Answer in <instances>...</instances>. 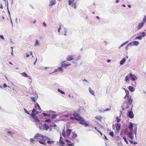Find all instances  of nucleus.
I'll list each match as a JSON object with an SVG mask.
<instances>
[{"mask_svg":"<svg viewBox=\"0 0 146 146\" xmlns=\"http://www.w3.org/2000/svg\"><path fill=\"white\" fill-rule=\"evenodd\" d=\"M72 115L74 117H71L70 118L72 120L75 119L77 121H79V123L82 125H83L85 122L84 120L81 117L79 114L76 112H74L72 114Z\"/></svg>","mask_w":146,"mask_h":146,"instance_id":"obj_1","label":"nucleus"},{"mask_svg":"<svg viewBox=\"0 0 146 146\" xmlns=\"http://www.w3.org/2000/svg\"><path fill=\"white\" fill-rule=\"evenodd\" d=\"M35 139H37V141H38L40 144L46 145V143L44 141V136L40 133H38L34 136Z\"/></svg>","mask_w":146,"mask_h":146,"instance_id":"obj_2","label":"nucleus"},{"mask_svg":"<svg viewBox=\"0 0 146 146\" xmlns=\"http://www.w3.org/2000/svg\"><path fill=\"white\" fill-rule=\"evenodd\" d=\"M134 126L135 127L134 128V130H135V132L134 133L135 134V135L136 137V133H137V125L135 123H134L133 124L131 122L129 123V126H128L129 128L130 129V131L132 132V131L133 130V126Z\"/></svg>","mask_w":146,"mask_h":146,"instance_id":"obj_3","label":"nucleus"},{"mask_svg":"<svg viewBox=\"0 0 146 146\" xmlns=\"http://www.w3.org/2000/svg\"><path fill=\"white\" fill-rule=\"evenodd\" d=\"M36 115H35L34 114H31V118L33 119L35 122L36 123H39L40 122V121L37 117H36Z\"/></svg>","mask_w":146,"mask_h":146,"instance_id":"obj_4","label":"nucleus"},{"mask_svg":"<svg viewBox=\"0 0 146 146\" xmlns=\"http://www.w3.org/2000/svg\"><path fill=\"white\" fill-rule=\"evenodd\" d=\"M127 115L131 119H133L134 117L133 113V111H129V110H128Z\"/></svg>","mask_w":146,"mask_h":146,"instance_id":"obj_5","label":"nucleus"},{"mask_svg":"<svg viewBox=\"0 0 146 146\" xmlns=\"http://www.w3.org/2000/svg\"><path fill=\"white\" fill-rule=\"evenodd\" d=\"M145 23L143 21L142 22L139 23L137 28V30H139L141 29L144 26Z\"/></svg>","mask_w":146,"mask_h":146,"instance_id":"obj_6","label":"nucleus"},{"mask_svg":"<svg viewBox=\"0 0 146 146\" xmlns=\"http://www.w3.org/2000/svg\"><path fill=\"white\" fill-rule=\"evenodd\" d=\"M115 125H116L115 133H119V130L120 128V125L119 123H117Z\"/></svg>","mask_w":146,"mask_h":146,"instance_id":"obj_7","label":"nucleus"},{"mask_svg":"<svg viewBox=\"0 0 146 146\" xmlns=\"http://www.w3.org/2000/svg\"><path fill=\"white\" fill-rule=\"evenodd\" d=\"M42 126H43L42 129L45 130H47L49 127L48 124L47 123L43 124Z\"/></svg>","mask_w":146,"mask_h":146,"instance_id":"obj_8","label":"nucleus"},{"mask_svg":"<svg viewBox=\"0 0 146 146\" xmlns=\"http://www.w3.org/2000/svg\"><path fill=\"white\" fill-rule=\"evenodd\" d=\"M56 3V1L55 0H50L49 6L50 7H51L53 5H55Z\"/></svg>","mask_w":146,"mask_h":146,"instance_id":"obj_9","label":"nucleus"},{"mask_svg":"<svg viewBox=\"0 0 146 146\" xmlns=\"http://www.w3.org/2000/svg\"><path fill=\"white\" fill-rule=\"evenodd\" d=\"M130 76L131 77L132 80L133 81H135L137 79V78L134 75L130 73Z\"/></svg>","mask_w":146,"mask_h":146,"instance_id":"obj_10","label":"nucleus"},{"mask_svg":"<svg viewBox=\"0 0 146 146\" xmlns=\"http://www.w3.org/2000/svg\"><path fill=\"white\" fill-rule=\"evenodd\" d=\"M128 135L129 137L131 139H133V134L132 133V131L131 132V131L130 132H129L128 133Z\"/></svg>","mask_w":146,"mask_h":146,"instance_id":"obj_11","label":"nucleus"},{"mask_svg":"<svg viewBox=\"0 0 146 146\" xmlns=\"http://www.w3.org/2000/svg\"><path fill=\"white\" fill-rule=\"evenodd\" d=\"M74 59L73 56L72 55H69L67 56V60L71 61Z\"/></svg>","mask_w":146,"mask_h":146,"instance_id":"obj_12","label":"nucleus"},{"mask_svg":"<svg viewBox=\"0 0 146 146\" xmlns=\"http://www.w3.org/2000/svg\"><path fill=\"white\" fill-rule=\"evenodd\" d=\"M64 62L65 61H64L61 63V67H64V66H67L71 65V64H65V63H64Z\"/></svg>","mask_w":146,"mask_h":146,"instance_id":"obj_13","label":"nucleus"},{"mask_svg":"<svg viewBox=\"0 0 146 146\" xmlns=\"http://www.w3.org/2000/svg\"><path fill=\"white\" fill-rule=\"evenodd\" d=\"M72 130V129H67L66 130V133L67 135L68 136H69Z\"/></svg>","mask_w":146,"mask_h":146,"instance_id":"obj_14","label":"nucleus"},{"mask_svg":"<svg viewBox=\"0 0 146 146\" xmlns=\"http://www.w3.org/2000/svg\"><path fill=\"white\" fill-rule=\"evenodd\" d=\"M126 61L125 58H123L120 62L119 64L120 65H122Z\"/></svg>","mask_w":146,"mask_h":146,"instance_id":"obj_15","label":"nucleus"},{"mask_svg":"<svg viewBox=\"0 0 146 146\" xmlns=\"http://www.w3.org/2000/svg\"><path fill=\"white\" fill-rule=\"evenodd\" d=\"M128 89L130 91L132 92H134L135 90V88L131 86H130L128 87Z\"/></svg>","mask_w":146,"mask_h":146,"instance_id":"obj_16","label":"nucleus"},{"mask_svg":"<svg viewBox=\"0 0 146 146\" xmlns=\"http://www.w3.org/2000/svg\"><path fill=\"white\" fill-rule=\"evenodd\" d=\"M132 43H133V45L137 46L139 44V43L137 41H133Z\"/></svg>","mask_w":146,"mask_h":146,"instance_id":"obj_17","label":"nucleus"},{"mask_svg":"<svg viewBox=\"0 0 146 146\" xmlns=\"http://www.w3.org/2000/svg\"><path fill=\"white\" fill-rule=\"evenodd\" d=\"M89 92L93 95H94V92L93 91H92L91 88L90 87L89 88Z\"/></svg>","mask_w":146,"mask_h":146,"instance_id":"obj_18","label":"nucleus"},{"mask_svg":"<svg viewBox=\"0 0 146 146\" xmlns=\"http://www.w3.org/2000/svg\"><path fill=\"white\" fill-rule=\"evenodd\" d=\"M63 138L62 136H60L59 140V143L62 144H64V142L62 140Z\"/></svg>","mask_w":146,"mask_h":146,"instance_id":"obj_19","label":"nucleus"},{"mask_svg":"<svg viewBox=\"0 0 146 146\" xmlns=\"http://www.w3.org/2000/svg\"><path fill=\"white\" fill-rule=\"evenodd\" d=\"M72 134H73V136L72 137V139L76 138L77 136V134L76 133H75L74 132H73Z\"/></svg>","mask_w":146,"mask_h":146,"instance_id":"obj_20","label":"nucleus"},{"mask_svg":"<svg viewBox=\"0 0 146 146\" xmlns=\"http://www.w3.org/2000/svg\"><path fill=\"white\" fill-rule=\"evenodd\" d=\"M129 42L128 41H127L126 42H124V43L121 44L118 47V48L119 49L120 48L123 46L125 45L126 44L128 43Z\"/></svg>","mask_w":146,"mask_h":146,"instance_id":"obj_21","label":"nucleus"},{"mask_svg":"<svg viewBox=\"0 0 146 146\" xmlns=\"http://www.w3.org/2000/svg\"><path fill=\"white\" fill-rule=\"evenodd\" d=\"M133 100V99H132L131 98V96L130 97H129L127 99V101L128 102H132Z\"/></svg>","mask_w":146,"mask_h":146,"instance_id":"obj_22","label":"nucleus"},{"mask_svg":"<svg viewBox=\"0 0 146 146\" xmlns=\"http://www.w3.org/2000/svg\"><path fill=\"white\" fill-rule=\"evenodd\" d=\"M142 38V36H137L134 38V39L135 40L137 39H139V40H141Z\"/></svg>","mask_w":146,"mask_h":146,"instance_id":"obj_23","label":"nucleus"},{"mask_svg":"<svg viewBox=\"0 0 146 146\" xmlns=\"http://www.w3.org/2000/svg\"><path fill=\"white\" fill-rule=\"evenodd\" d=\"M76 2H74L72 5V7H74V8L75 9H76Z\"/></svg>","mask_w":146,"mask_h":146,"instance_id":"obj_24","label":"nucleus"},{"mask_svg":"<svg viewBox=\"0 0 146 146\" xmlns=\"http://www.w3.org/2000/svg\"><path fill=\"white\" fill-rule=\"evenodd\" d=\"M21 74L24 77H28V75L25 72H23Z\"/></svg>","mask_w":146,"mask_h":146,"instance_id":"obj_25","label":"nucleus"},{"mask_svg":"<svg viewBox=\"0 0 146 146\" xmlns=\"http://www.w3.org/2000/svg\"><path fill=\"white\" fill-rule=\"evenodd\" d=\"M74 0H69L68 1V5H70L72 3H74Z\"/></svg>","mask_w":146,"mask_h":146,"instance_id":"obj_26","label":"nucleus"},{"mask_svg":"<svg viewBox=\"0 0 146 146\" xmlns=\"http://www.w3.org/2000/svg\"><path fill=\"white\" fill-rule=\"evenodd\" d=\"M58 92L60 93L61 94H65V93L64 92L61 90L59 89H58Z\"/></svg>","mask_w":146,"mask_h":146,"instance_id":"obj_27","label":"nucleus"},{"mask_svg":"<svg viewBox=\"0 0 146 146\" xmlns=\"http://www.w3.org/2000/svg\"><path fill=\"white\" fill-rule=\"evenodd\" d=\"M36 109L34 108L32 110V113L31 114H34L35 115H36V114L35 113L36 112Z\"/></svg>","mask_w":146,"mask_h":146,"instance_id":"obj_28","label":"nucleus"},{"mask_svg":"<svg viewBox=\"0 0 146 146\" xmlns=\"http://www.w3.org/2000/svg\"><path fill=\"white\" fill-rule=\"evenodd\" d=\"M42 115L44 116H50V114H49L46 113H43Z\"/></svg>","mask_w":146,"mask_h":146,"instance_id":"obj_29","label":"nucleus"},{"mask_svg":"<svg viewBox=\"0 0 146 146\" xmlns=\"http://www.w3.org/2000/svg\"><path fill=\"white\" fill-rule=\"evenodd\" d=\"M54 143V141H50V140H48L47 141V143L49 144H52L53 143Z\"/></svg>","mask_w":146,"mask_h":146,"instance_id":"obj_30","label":"nucleus"},{"mask_svg":"<svg viewBox=\"0 0 146 146\" xmlns=\"http://www.w3.org/2000/svg\"><path fill=\"white\" fill-rule=\"evenodd\" d=\"M109 135L112 137H113L114 136V133L113 131H111L109 133Z\"/></svg>","mask_w":146,"mask_h":146,"instance_id":"obj_31","label":"nucleus"},{"mask_svg":"<svg viewBox=\"0 0 146 146\" xmlns=\"http://www.w3.org/2000/svg\"><path fill=\"white\" fill-rule=\"evenodd\" d=\"M141 36L142 37H144L145 36V35H146V33L144 32H142L141 33Z\"/></svg>","mask_w":146,"mask_h":146,"instance_id":"obj_32","label":"nucleus"},{"mask_svg":"<svg viewBox=\"0 0 146 146\" xmlns=\"http://www.w3.org/2000/svg\"><path fill=\"white\" fill-rule=\"evenodd\" d=\"M125 81L127 82H128L129 81V78L127 76H126L125 78Z\"/></svg>","mask_w":146,"mask_h":146,"instance_id":"obj_33","label":"nucleus"},{"mask_svg":"<svg viewBox=\"0 0 146 146\" xmlns=\"http://www.w3.org/2000/svg\"><path fill=\"white\" fill-rule=\"evenodd\" d=\"M62 136L64 137H66V134H65V131H64V129H63L62 130Z\"/></svg>","mask_w":146,"mask_h":146,"instance_id":"obj_34","label":"nucleus"},{"mask_svg":"<svg viewBox=\"0 0 146 146\" xmlns=\"http://www.w3.org/2000/svg\"><path fill=\"white\" fill-rule=\"evenodd\" d=\"M125 92L126 93L125 95H126V96H128L129 94V92L127 90H125Z\"/></svg>","mask_w":146,"mask_h":146,"instance_id":"obj_35","label":"nucleus"},{"mask_svg":"<svg viewBox=\"0 0 146 146\" xmlns=\"http://www.w3.org/2000/svg\"><path fill=\"white\" fill-rule=\"evenodd\" d=\"M143 21L144 23L146 22V15L143 18Z\"/></svg>","mask_w":146,"mask_h":146,"instance_id":"obj_36","label":"nucleus"},{"mask_svg":"<svg viewBox=\"0 0 146 146\" xmlns=\"http://www.w3.org/2000/svg\"><path fill=\"white\" fill-rule=\"evenodd\" d=\"M73 143H72L71 142V143H68L67 144V145L68 146H74V145L73 144Z\"/></svg>","mask_w":146,"mask_h":146,"instance_id":"obj_37","label":"nucleus"},{"mask_svg":"<svg viewBox=\"0 0 146 146\" xmlns=\"http://www.w3.org/2000/svg\"><path fill=\"white\" fill-rule=\"evenodd\" d=\"M58 69L59 71L62 72L63 71V69L62 68V67H58Z\"/></svg>","mask_w":146,"mask_h":146,"instance_id":"obj_38","label":"nucleus"},{"mask_svg":"<svg viewBox=\"0 0 146 146\" xmlns=\"http://www.w3.org/2000/svg\"><path fill=\"white\" fill-rule=\"evenodd\" d=\"M44 141H45V142L46 140V139H48V140H50V138H48L46 136H44Z\"/></svg>","mask_w":146,"mask_h":146,"instance_id":"obj_39","label":"nucleus"},{"mask_svg":"<svg viewBox=\"0 0 146 146\" xmlns=\"http://www.w3.org/2000/svg\"><path fill=\"white\" fill-rule=\"evenodd\" d=\"M57 115L56 114H54L51 117V118L52 119H54L56 118Z\"/></svg>","mask_w":146,"mask_h":146,"instance_id":"obj_40","label":"nucleus"},{"mask_svg":"<svg viewBox=\"0 0 146 146\" xmlns=\"http://www.w3.org/2000/svg\"><path fill=\"white\" fill-rule=\"evenodd\" d=\"M123 139L125 141L127 144L128 143V142L127 141L126 138L125 137H123Z\"/></svg>","mask_w":146,"mask_h":146,"instance_id":"obj_41","label":"nucleus"},{"mask_svg":"<svg viewBox=\"0 0 146 146\" xmlns=\"http://www.w3.org/2000/svg\"><path fill=\"white\" fill-rule=\"evenodd\" d=\"M24 110L25 112V113H27L28 114L31 115V114L29 113V112H28V111L25 108H24Z\"/></svg>","mask_w":146,"mask_h":146,"instance_id":"obj_42","label":"nucleus"},{"mask_svg":"<svg viewBox=\"0 0 146 146\" xmlns=\"http://www.w3.org/2000/svg\"><path fill=\"white\" fill-rule=\"evenodd\" d=\"M101 117H100L99 116H97L96 117H95V118L99 119L100 120V119H101Z\"/></svg>","mask_w":146,"mask_h":146,"instance_id":"obj_43","label":"nucleus"},{"mask_svg":"<svg viewBox=\"0 0 146 146\" xmlns=\"http://www.w3.org/2000/svg\"><path fill=\"white\" fill-rule=\"evenodd\" d=\"M39 44V43L38 41V40H36L35 41V46H36L37 45H38Z\"/></svg>","mask_w":146,"mask_h":146,"instance_id":"obj_44","label":"nucleus"},{"mask_svg":"<svg viewBox=\"0 0 146 146\" xmlns=\"http://www.w3.org/2000/svg\"><path fill=\"white\" fill-rule=\"evenodd\" d=\"M45 122L50 123L51 122V120L50 119H46L45 120Z\"/></svg>","mask_w":146,"mask_h":146,"instance_id":"obj_45","label":"nucleus"},{"mask_svg":"<svg viewBox=\"0 0 146 146\" xmlns=\"http://www.w3.org/2000/svg\"><path fill=\"white\" fill-rule=\"evenodd\" d=\"M116 119H117V123H119V122L120 121V119L119 118H118L117 117H116Z\"/></svg>","mask_w":146,"mask_h":146,"instance_id":"obj_46","label":"nucleus"},{"mask_svg":"<svg viewBox=\"0 0 146 146\" xmlns=\"http://www.w3.org/2000/svg\"><path fill=\"white\" fill-rule=\"evenodd\" d=\"M31 99L33 102H36V100L34 97H31Z\"/></svg>","mask_w":146,"mask_h":146,"instance_id":"obj_47","label":"nucleus"},{"mask_svg":"<svg viewBox=\"0 0 146 146\" xmlns=\"http://www.w3.org/2000/svg\"><path fill=\"white\" fill-rule=\"evenodd\" d=\"M7 133L9 134H10L11 135H12L14 133V132H12L10 131H7Z\"/></svg>","mask_w":146,"mask_h":146,"instance_id":"obj_48","label":"nucleus"},{"mask_svg":"<svg viewBox=\"0 0 146 146\" xmlns=\"http://www.w3.org/2000/svg\"><path fill=\"white\" fill-rule=\"evenodd\" d=\"M110 109H111V108H107V109H105V110H104V111H110Z\"/></svg>","mask_w":146,"mask_h":146,"instance_id":"obj_49","label":"nucleus"},{"mask_svg":"<svg viewBox=\"0 0 146 146\" xmlns=\"http://www.w3.org/2000/svg\"><path fill=\"white\" fill-rule=\"evenodd\" d=\"M7 10H8V11L9 14V16H10V12L9 11V8H8V2H7Z\"/></svg>","mask_w":146,"mask_h":146,"instance_id":"obj_50","label":"nucleus"},{"mask_svg":"<svg viewBox=\"0 0 146 146\" xmlns=\"http://www.w3.org/2000/svg\"><path fill=\"white\" fill-rule=\"evenodd\" d=\"M30 141L31 142L33 143L34 142V141H35V140L33 139H30Z\"/></svg>","mask_w":146,"mask_h":146,"instance_id":"obj_51","label":"nucleus"},{"mask_svg":"<svg viewBox=\"0 0 146 146\" xmlns=\"http://www.w3.org/2000/svg\"><path fill=\"white\" fill-rule=\"evenodd\" d=\"M0 38L2 39H4V38L3 35H0Z\"/></svg>","mask_w":146,"mask_h":146,"instance_id":"obj_52","label":"nucleus"},{"mask_svg":"<svg viewBox=\"0 0 146 146\" xmlns=\"http://www.w3.org/2000/svg\"><path fill=\"white\" fill-rule=\"evenodd\" d=\"M84 125V126L85 127H87L88 126V124L85 122V123L84 124V125Z\"/></svg>","mask_w":146,"mask_h":146,"instance_id":"obj_53","label":"nucleus"},{"mask_svg":"<svg viewBox=\"0 0 146 146\" xmlns=\"http://www.w3.org/2000/svg\"><path fill=\"white\" fill-rule=\"evenodd\" d=\"M65 141L66 143H71V142H70V141H69L68 140V139H65Z\"/></svg>","mask_w":146,"mask_h":146,"instance_id":"obj_54","label":"nucleus"},{"mask_svg":"<svg viewBox=\"0 0 146 146\" xmlns=\"http://www.w3.org/2000/svg\"><path fill=\"white\" fill-rule=\"evenodd\" d=\"M66 34H67V31L66 30H64V35H65V36H66Z\"/></svg>","mask_w":146,"mask_h":146,"instance_id":"obj_55","label":"nucleus"},{"mask_svg":"<svg viewBox=\"0 0 146 146\" xmlns=\"http://www.w3.org/2000/svg\"><path fill=\"white\" fill-rule=\"evenodd\" d=\"M128 46V45H127L126 47H125V50H126L127 51L128 49V46Z\"/></svg>","mask_w":146,"mask_h":146,"instance_id":"obj_56","label":"nucleus"},{"mask_svg":"<svg viewBox=\"0 0 146 146\" xmlns=\"http://www.w3.org/2000/svg\"><path fill=\"white\" fill-rule=\"evenodd\" d=\"M132 42H130L129 44H128V46H129L130 45H133V43H132Z\"/></svg>","mask_w":146,"mask_h":146,"instance_id":"obj_57","label":"nucleus"},{"mask_svg":"<svg viewBox=\"0 0 146 146\" xmlns=\"http://www.w3.org/2000/svg\"><path fill=\"white\" fill-rule=\"evenodd\" d=\"M61 27L60 26L59 28L58 29V32L59 33H60V31L61 30Z\"/></svg>","mask_w":146,"mask_h":146,"instance_id":"obj_58","label":"nucleus"},{"mask_svg":"<svg viewBox=\"0 0 146 146\" xmlns=\"http://www.w3.org/2000/svg\"><path fill=\"white\" fill-rule=\"evenodd\" d=\"M7 87V84H3V87L4 88H5V87Z\"/></svg>","mask_w":146,"mask_h":146,"instance_id":"obj_59","label":"nucleus"},{"mask_svg":"<svg viewBox=\"0 0 146 146\" xmlns=\"http://www.w3.org/2000/svg\"><path fill=\"white\" fill-rule=\"evenodd\" d=\"M133 107V105H132V106H131V108L130 110H129V111H132Z\"/></svg>","mask_w":146,"mask_h":146,"instance_id":"obj_60","label":"nucleus"},{"mask_svg":"<svg viewBox=\"0 0 146 146\" xmlns=\"http://www.w3.org/2000/svg\"><path fill=\"white\" fill-rule=\"evenodd\" d=\"M133 107V105H132V106H131V108L130 110H129V111H132Z\"/></svg>","mask_w":146,"mask_h":146,"instance_id":"obj_61","label":"nucleus"},{"mask_svg":"<svg viewBox=\"0 0 146 146\" xmlns=\"http://www.w3.org/2000/svg\"><path fill=\"white\" fill-rule=\"evenodd\" d=\"M104 43L106 45H107V44H108V42L106 41H104Z\"/></svg>","mask_w":146,"mask_h":146,"instance_id":"obj_62","label":"nucleus"},{"mask_svg":"<svg viewBox=\"0 0 146 146\" xmlns=\"http://www.w3.org/2000/svg\"><path fill=\"white\" fill-rule=\"evenodd\" d=\"M49 112L50 113H55L56 112L54 111H52L51 110H50L49 111Z\"/></svg>","mask_w":146,"mask_h":146,"instance_id":"obj_63","label":"nucleus"},{"mask_svg":"<svg viewBox=\"0 0 146 146\" xmlns=\"http://www.w3.org/2000/svg\"><path fill=\"white\" fill-rule=\"evenodd\" d=\"M43 25L45 27H46V24L44 23V22L43 23Z\"/></svg>","mask_w":146,"mask_h":146,"instance_id":"obj_64","label":"nucleus"}]
</instances>
